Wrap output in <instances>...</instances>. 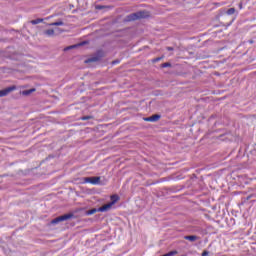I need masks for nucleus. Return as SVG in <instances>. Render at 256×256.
<instances>
[{"mask_svg":"<svg viewBox=\"0 0 256 256\" xmlns=\"http://www.w3.org/2000/svg\"><path fill=\"white\" fill-rule=\"evenodd\" d=\"M111 202L108 204H105L101 207L100 211H110L112 209L113 205L119 201V196L117 194H114L110 197Z\"/></svg>","mask_w":256,"mask_h":256,"instance_id":"f257e3e1","label":"nucleus"},{"mask_svg":"<svg viewBox=\"0 0 256 256\" xmlns=\"http://www.w3.org/2000/svg\"><path fill=\"white\" fill-rule=\"evenodd\" d=\"M145 17H147L145 12H137V13H134V14L128 16V21H135L137 19H143Z\"/></svg>","mask_w":256,"mask_h":256,"instance_id":"f03ea898","label":"nucleus"},{"mask_svg":"<svg viewBox=\"0 0 256 256\" xmlns=\"http://www.w3.org/2000/svg\"><path fill=\"white\" fill-rule=\"evenodd\" d=\"M101 182V177H86L83 183H91V185H99Z\"/></svg>","mask_w":256,"mask_h":256,"instance_id":"7ed1b4c3","label":"nucleus"},{"mask_svg":"<svg viewBox=\"0 0 256 256\" xmlns=\"http://www.w3.org/2000/svg\"><path fill=\"white\" fill-rule=\"evenodd\" d=\"M67 219H71V215L65 214L63 216H59L51 221L52 225H57V223H61V221H67Z\"/></svg>","mask_w":256,"mask_h":256,"instance_id":"20e7f679","label":"nucleus"},{"mask_svg":"<svg viewBox=\"0 0 256 256\" xmlns=\"http://www.w3.org/2000/svg\"><path fill=\"white\" fill-rule=\"evenodd\" d=\"M55 33H61V30L59 28H56V29H47L44 31V35H46V37H55Z\"/></svg>","mask_w":256,"mask_h":256,"instance_id":"39448f33","label":"nucleus"},{"mask_svg":"<svg viewBox=\"0 0 256 256\" xmlns=\"http://www.w3.org/2000/svg\"><path fill=\"white\" fill-rule=\"evenodd\" d=\"M11 91H15V86L6 88L4 90H0V97H5L11 93Z\"/></svg>","mask_w":256,"mask_h":256,"instance_id":"423d86ee","label":"nucleus"},{"mask_svg":"<svg viewBox=\"0 0 256 256\" xmlns=\"http://www.w3.org/2000/svg\"><path fill=\"white\" fill-rule=\"evenodd\" d=\"M107 210H101V207L99 208H93L89 211H87V215H95V213H105Z\"/></svg>","mask_w":256,"mask_h":256,"instance_id":"0eeeda50","label":"nucleus"},{"mask_svg":"<svg viewBox=\"0 0 256 256\" xmlns=\"http://www.w3.org/2000/svg\"><path fill=\"white\" fill-rule=\"evenodd\" d=\"M159 119H161V116L153 115L151 117L144 118V121H149L151 123H155V121H159Z\"/></svg>","mask_w":256,"mask_h":256,"instance_id":"6e6552de","label":"nucleus"},{"mask_svg":"<svg viewBox=\"0 0 256 256\" xmlns=\"http://www.w3.org/2000/svg\"><path fill=\"white\" fill-rule=\"evenodd\" d=\"M49 25V27H61V26H63V25H65V23H63V21H57V22H53V23H50V24H48Z\"/></svg>","mask_w":256,"mask_h":256,"instance_id":"1a4fd4ad","label":"nucleus"},{"mask_svg":"<svg viewBox=\"0 0 256 256\" xmlns=\"http://www.w3.org/2000/svg\"><path fill=\"white\" fill-rule=\"evenodd\" d=\"M184 239H186V241H197V236L192 235V236H185Z\"/></svg>","mask_w":256,"mask_h":256,"instance_id":"9d476101","label":"nucleus"},{"mask_svg":"<svg viewBox=\"0 0 256 256\" xmlns=\"http://www.w3.org/2000/svg\"><path fill=\"white\" fill-rule=\"evenodd\" d=\"M31 93H35V88H32L30 90H24L22 91V94L27 96V95H31Z\"/></svg>","mask_w":256,"mask_h":256,"instance_id":"9b49d317","label":"nucleus"},{"mask_svg":"<svg viewBox=\"0 0 256 256\" xmlns=\"http://www.w3.org/2000/svg\"><path fill=\"white\" fill-rule=\"evenodd\" d=\"M32 25H39V23H43V19H36L31 21Z\"/></svg>","mask_w":256,"mask_h":256,"instance_id":"f8f14e48","label":"nucleus"},{"mask_svg":"<svg viewBox=\"0 0 256 256\" xmlns=\"http://www.w3.org/2000/svg\"><path fill=\"white\" fill-rule=\"evenodd\" d=\"M235 13V8H230L227 10V15H234Z\"/></svg>","mask_w":256,"mask_h":256,"instance_id":"ddd939ff","label":"nucleus"},{"mask_svg":"<svg viewBox=\"0 0 256 256\" xmlns=\"http://www.w3.org/2000/svg\"><path fill=\"white\" fill-rule=\"evenodd\" d=\"M162 67H171V64H169V63H164V64H162Z\"/></svg>","mask_w":256,"mask_h":256,"instance_id":"4468645a","label":"nucleus"},{"mask_svg":"<svg viewBox=\"0 0 256 256\" xmlns=\"http://www.w3.org/2000/svg\"><path fill=\"white\" fill-rule=\"evenodd\" d=\"M209 255V252L208 251H204L203 253H202V256H208Z\"/></svg>","mask_w":256,"mask_h":256,"instance_id":"2eb2a0df","label":"nucleus"},{"mask_svg":"<svg viewBox=\"0 0 256 256\" xmlns=\"http://www.w3.org/2000/svg\"><path fill=\"white\" fill-rule=\"evenodd\" d=\"M168 51H173V48L169 47V48H168Z\"/></svg>","mask_w":256,"mask_h":256,"instance_id":"dca6fc26","label":"nucleus"},{"mask_svg":"<svg viewBox=\"0 0 256 256\" xmlns=\"http://www.w3.org/2000/svg\"><path fill=\"white\" fill-rule=\"evenodd\" d=\"M155 61H161V58H156Z\"/></svg>","mask_w":256,"mask_h":256,"instance_id":"f3484780","label":"nucleus"},{"mask_svg":"<svg viewBox=\"0 0 256 256\" xmlns=\"http://www.w3.org/2000/svg\"><path fill=\"white\" fill-rule=\"evenodd\" d=\"M82 120H83V121H85V120H87V118H86V117H84V118H82Z\"/></svg>","mask_w":256,"mask_h":256,"instance_id":"a211bd4d","label":"nucleus"}]
</instances>
